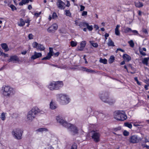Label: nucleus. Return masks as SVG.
Segmentation results:
<instances>
[{
    "label": "nucleus",
    "instance_id": "nucleus-23",
    "mask_svg": "<svg viewBox=\"0 0 149 149\" xmlns=\"http://www.w3.org/2000/svg\"><path fill=\"white\" fill-rule=\"evenodd\" d=\"M25 25V22L24 20L21 18L19 19V22L18 23V25L20 26H23Z\"/></svg>",
    "mask_w": 149,
    "mask_h": 149
},
{
    "label": "nucleus",
    "instance_id": "nucleus-10",
    "mask_svg": "<svg viewBox=\"0 0 149 149\" xmlns=\"http://www.w3.org/2000/svg\"><path fill=\"white\" fill-rule=\"evenodd\" d=\"M129 140L130 142L136 143L140 141L141 139L137 135H134L130 137Z\"/></svg>",
    "mask_w": 149,
    "mask_h": 149
},
{
    "label": "nucleus",
    "instance_id": "nucleus-20",
    "mask_svg": "<svg viewBox=\"0 0 149 149\" xmlns=\"http://www.w3.org/2000/svg\"><path fill=\"white\" fill-rule=\"evenodd\" d=\"M53 55V54L50 53H48L46 56L45 57L42 58V60H49L50 59L51 56Z\"/></svg>",
    "mask_w": 149,
    "mask_h": 149
},
{
    "label": "nucleus",
    "instance_id": "nucleus-44",
    "mask_svg": "<svg viewBox=\"0 0 149 149\" xmlns=\"http://www.w3.org/2000/svg\"><path fill=\"white\" fill-rule=\"evenodd\" d=\"M71 149H77V145L76 144H73L72 146Z\"/></svg>",
    "mask_w": 149,
    "mask_h": 149
},
{
    "label": "nucleus",
    "instance_id": "nucleus-39",
    "mask_svg": "<svg viewBox=\"0 0 149 149\" xmlns=\"http://www.w3.org/2000/svg\"><path fill=\"white\" fill-rule=\"evenodd\" d=\"M5 113H3L1 115V118L2 120H4L5 119Z\"/></svg>",
    "mask_w": 149,
    "mask_h": 149
},
{
    "label": "nucleus",
    "instance_id": "nucleus-17",
    "mask_svg": "<svg viewBox=\"0 0 149 149\" xmlns=\"http://www.w3.org/2000/svg\"><path fill=\"white\" fill-rule=\"evenodd\" d=\"M120 27V25H117L115 29V34L117 36H119L120 34V32L119 31Z\"/></svg>",
    "mask_w": 149,
    "mask_h": 149
},
{
    "label": "nucleus",
    "instance_id": "nucleus-45",
    "mask_svg": "<svg viewBox=\"0 0 149 149\" xmlns=\"http://www.w3.org/2000/svg\"><path fill=\"white\" fill-rule=\"evenodd\" d=\"M123 133L124 135L125 136H127L129 134V132L125 130L124 131Z\"/></svg>",
    "mask_w": 149,
    "mask_h": 149
},
{
    "label": "nucleus",
    "instance_id": "nucleus-24",
    "mask_svg": "<svg viewBox=\"0 0 149 149\" xmlns=\"http://www.w3.org/2000/svg\"><path fill=\"white\" fill-rule=\"evenodd\" d=\"M149 59V57L145 58H143L142 61L143 63L147 65H148V62Z\"/></svg>",
    "mask_w": 149,
    "mask_h": 149
},
{
    "label": "nucleus",
    "instance_id": "nucleus-4",
    "mask_svg": "<svg viewBox=\"0 0 149 149\" xmlns=\"http://www.w3.org/2000/svg\"><path fill=\"white\" fill-rule=\"evenodd\" d=\"M2 94L7 97H9L13 95L15 92L13 88L8 86H4L2 87Z\"/></svg>",
    "mask_w": 149,
    "mask_h": 149
},
{
    "label": "nucleus",
    "instance_id": "nucleus-61",
    "mask_svg": "<svg viewBox=\"0 0 149 149\" xmlns=\"http://www.w3.org/2000/svg\"><path fill=\"white\" fill-rule=\"evenodd\" d=\"M84 60L85 61V63L86 64H87L88 63V62L87 61H86V59L85 58V56H84Z\"/></svg>",
    "mask_w": 149,
    "mask_h": 149
},
{
    "label": "nucleus",
    "instance_id": "nucleus-3",
    "mask_svg": "<svg viewBox=\"0 0 149 149\" xmlns=\"http://www.w3.org/2000/svg\"><path fill=\"white\" fill-rule=\"evenodd\" d=\"M101 100L104 102L108 103L110 105L113 104L115 102V100L112 98H109L108 94L107 93H102L100 94Z\"/></svg>",
    "mask_w": 149,
    "mask_h": 149
},
{
    "label": "nucleus",
    "instance_id": "nucleus-32",
    "mask_svg": "<svg viewBox=\"0 0 149 149\" xmlns=\"http://www.w3.org/2000/svg\"><path fill=\"white\" fill-rule=\"evenodd\" d=\"M65 14L67 16H69L70 17H71V14L69 10H65Z\"/></svg>",
    "mask_w": 149,
    "mask_h": 149
},
{
    "label": "nucleus",
    "instance_id": "nucleus-49",
    "mask_svg": "<svg viewBox=\"0 0 149 149\" xmlns=\"http://www.w3.org/2000/svg\"><path fill=\"white\" fill-rule=\"evenodd\" d=\"M49 53H50L53 54V49L52 48L49 47Z\"/></svg>",
    "mask_w": 149,
    "mask_h": 149
},
{
    "label": "nucleus",
    "instance_id": "nucleus-14",
    "mask_svg": "<svg viewBox=\"0 0 149 149\" xmlns=\"http://www.w3.org/2000/svg\"><path fill=\"white\" fill-rule=\"evenodd\" d=\"M58 28V26L56 24H54L50 27L47 29V31L49 33H52L54 32Z\"/></svg>",
    "mask_w": 149,
    "mask_h": 149
},
{
    "label": "nucleus",
    "instance_id": "nucleus-59",
    "mask_svg": "<svg viewBox=\"0 0 149 149\" xmlns=\"http://www.w3.org/2000/svg\"><path fill=\"white\" fill-rule=\"evenodd\" d=\"M138 12L139 15V16H141L142 14L140 10H139L138 11Z\"/></svg>",
    "mask_w": 149,
    "mask_h": 149
},
{
    "label": "nucleus",
    "instance_id": "nucleus-37",
    "mask_svg": "<svg viewBox=\"0 0 149 149\" xmlns=\"http://www.w3.org/2000/svg\"><path fill=\"white\" fill-rule=\"evenodd\" d=\"M87 28L89 31H91L93 29V27L92 25H89L88 24V25L86 26Z\"/></svg>",
    "mask_w": 149,
    "mask_h": 149
},
{
    "label": "nucleus",
    "instance_id": "nucleus-54",
    "mask_svg": "<svg viewBox=\"0 0 149 149\" xmlns=\"http://www.w3.org/2000/svg\"><path fill=\"white\" fill-rule=\"evenodd\" d=\"M86 68L84 67H83L81 68V70H82L84 71H86Z\"/></svg>",
    "mask_w": 149,
    "mask_h": 149
},
{
    "label": "nucleus",
    "instance_id": "nucleus-35",
    "mask_svg": "<svg viewBox=\"0 0 149 149\" xmlns=\"http://www.w3.org/2000/svg\"><path fill=\"white\" fill-rule=\"evenodd\" d=\"M70 45L72 47H75L77 45V42L72 41L70 42Z\"/></svg>",
    "mask_w": 149,
    "mask_h": 149
},
{
    "label": "nucleus",
    "instance_id": "nucleus-40",
    "mask_svg": "<svg viewBox=\"0 0 149 149\" xmlns=\"http://www.w3.org/2000/svg\"><path fill=\"white\" fill-rule=\"evenodd\" d=\"M139 51L140 54L143 56H145L146 55V54L145 52H144L142 49H139Z\"/></svg>",
    "mask_w": 149,
    "mask_h": 149
},
{
    "label": "nucleus",
    "instance_id": "nucleus-12",
    "mask_svg": "<svg viewBox=\"0 0 149 149\" xmlns=\"http://www.w3.org/2000/svg\"><path fill=\"white\" fill-rule=\"evenodd\" d=\"M8 61L9 62L13 61V63H17L19 62V60L17 56L14 55L10 56Z\"/></svg>",
    "mask_w": 149,
    "mask_h": 149
},
{
    "label": "nucleus",
    "instance_id": "nucleus-36",
    "mask_svg": "<svg viewBox=\"0 0 149 149\" xmlns=\"http://www.w3.org/2000/svg\"><path fill=\"white\" fill-rule=\"evenodd\" d=\"M128 43L130 44V46L132 47H133L134 46V43L133 42V40H131L128 42Z\"/></svg>",
    "mask_w": 149,
    "mask_h": 149
},
{
    "label": "nucleus",
    "instance_id": "nucleus-46",
    "mask_svg": "<svg viewBox=\"0 0 149 149\" xmlns=\"http://www.w3.org/2000/svg\"><path fill=\"white\" fill-rule=\"evenodd\" d=\"M41 12H39L38 13H35L34 15L36 17H38L41 14Z\"/></svg>",
    "mask_w": 149,
    "mask_h": 149
},
{
    "label": "nucleus",
    "instance_id": "nucleus-56",
    "mask_svg": "<svg viewBox=\"0 0 149 149\" xmlns=\"http://www.w3.org/2000/svg\"><path fill=\"white\" fill-rule=\"evenodd\" d=\"M94 28H95L96 30H98L99 29V27L97 25H95L94 26Z\"/></svg>",
    "mask_w": 149,
    "mask_h": 149
},
{
    "label": "nucleus",
    "instance_id": "nucleus-64",
    "mask_svg": "<svg viewBox=\"0 0 149 149\" xmlns=\"http://www.w3.org/2000/svg\"><path fill=\"white\" fill-rule=\"evenodd\" d=\"M146 90H147L148 89V86L145 85L144 86Z\"/></svg>",
    "mask_w": 149,
    "mask_h": 149
},
{
    "label": "nucleus",
    "instance_id": "nucleus-26",
    "mask_svg": "<svg viewBox=\"0 0 149 149\" xmlns=\"http://www.w3.org/2000/svg\"><path fill=\"white\" fill-rule=\"evenodd\" d=\"M135 5L137 7L140 8L142 7L143 4L142 3L138 1L135 3Z\"/></svg>",
    "mask_w": 149,
    "mask_h": 149
},
{
    "label": "nucleus",
    "instance_id": "nucleus-5",
    "mask_svg": "<svg viewBox=\"0 0 149 149\" xmlns=\"http://www.w3.org/2000/svg\"><path fill=\"white\" fill-rule=\"evenodd\" d=\"M114 118L118 120L123 121L127 118L126 115L123 111H116L114 112Z\"/></svg>",
    "mask_w": 149,
    "mask_h": 149
},
{
    "label": "nucleus",
    "instance_id": "nucleus-28",
    "mask_svg": "<svg viewBox=\"0 0 149 149\" xmlns=\"http://www.w3.org/2000/svg\"><path fill=\"white\" fill-rule=\"evenodd\" d=\"M88 23L86 22H80L79 23V26L81 27H86L88 25Z\"/></svg>",
    "mask_w": 149,
    "mask_h": 149
},
{
    "label": "nucleus",
    "instance_id": "nucleus-6",
    "mask_svg": "<svg viewBox=\"0 0 149 149\" xmlns=\"http://www.w3.org/2000/svg\"><path fill=\"white\" fill-rule=\"evenodd\" d=\"M57 98L63 104H68L70 102V99L66 95L63 94H57Z\"/></svg>",
    "mask_w": 149,
    "mask_h": 149
},
{
    "label": "nucleus",
    "instance_id": "nucleus-47",
    "mask_svg": "<svg viewBox=\"0 0 149 149\" xmlns=\"http://www.w3.org/2000/svg\"><path fill=\"white\" fill-rule=\"evenodd\" d=\"M33 35L32 33L29 34L28 36V37L29 39H33Z\"/></svg>",
    "mask_w": 149,
    "mask_h": 149
},
{
    "label": "nucleus",
    "instance_id": "nucleus-19",
    "mask_svg": "<svg viewBox=\"0 0 149 149\" xmlns=\"http://www.w3.org/2000/svg\"><path fill=\"white\" fill-rule=\"evenodd\" d=\"M123 58L125 60H127L128 61L131 60V57L127 54L123 55Z\"/></svg>",
    "mask_w": 149,
    "mask_h": 149
},
{
    "label": "nucleus",
    "instance_id": "nucleus-22",
    "mask_svg": "<svg viewBox=\"0 0 149 149\" xmlns=\"http://www.w3.org/2000/svg\"><path fill=\"white\" fill-rule=\"evenodd\" d=\"M29 0H22L19 3V5L20 6H22L24 4H25L29 3Z\"/></svg>",
    "mask_w": 149,
    "mask_h": 149
},
{
    "label": "nucleus",
    "instance_id": "nucleus-62",
    "mask_svg": "<svg viewBox=\"0 0 149 149\" xmlns=\"http://www.w3.org/2000/svg\"><path fill=\"white\" fill-rule=\"evenodd\" d=\"M59 52H57L55 54H54L56 56H58L59 55Z\"/></svg>",
    "mask_w": 149,
    "mask_h": 149
},
{
    "label": "nucleus",
    "instance_id": "nucleus-15",
    "mask_svg": "<svg viewBox=\"0 0 149 149\" xmlns=\"http://www.w3.org/2000/svg\"><path fill=\"white\" fill-rule=\"evenodd\" d=\"M42 54L41 53H38L36 52H34V55L31 57L32 59L34 60L37 58L41 57Z\"/></svg>",
    "mask_w": 149,
    "mask_h": 149
},
{
    "label": "nucleus",
    "instance_id": "nucleus-41",
    "mask_svg": "<svg viewBox=\"0 0 149 149\" xmlns=\"http://www.w3.org/2000/svg\"><path fill=\"white\" fill-rule=\"evenodd\" d=\"M10 7L11 8L12 10L14 11V10H16V8L15 7V6L13 5H11L10 6Z\"/></svg>",
    "mask_w": 149,
    "mask_h": 149
},
{
    "label": "nucleus",
    "instance_id": "nucleus-30",
    "mask_svg": "<svg viewBox=\"0 0 149 149\" xmlns=\"http://www.w3.org/2000/svg\"><path fill=\"white\" fill-rule=\"evenodd\" d=\"M90 44L95 47H98V44L97 43H94V42L93 41H91L89 42Z\"/></svg>",
    "mask_w": 149,
    "mask_h": 149
},
{
    "label": "nucleus",
    "instance_id": "nucleus-21",
    "mask_svg": "<svg viewBox=\"0 0 149 149\" xmlns=\"http://www.w3.org/2000/svg\"><path fill=\"white\" fill-rule=\"evenodd\" d=\"M48 131L47 129L44 128H39L36 130V132H42L44 131Z\"/></svg>",
    "mask_w": 149,
    "mask_h": 149
},
{
    "label": "nucleus",
    "instance_id": "nucleus-13",
    "mask_svg": "<svg viewBox=\"0 0 149 149\" xmlns=\"http://www.w3.org/2000/svg\"><path fill=\"white\" fill-rule=\"evenodd\" d=\"M56 5L60 9H63L65 7V3L61 0H58Z\"/></svg>",
    "mask_w": 149,
    "mask_h": 149
},
{
    "label": "nucleus",
    "instance_id": "nucleus-57",
    "mask_svg": "<svg viewBox=\"0 0 149 149\" xmlns=\"http://www.w3.org/2000/svg\"><path fill=\"white\" fill-rule=\"evenodd\" d=\"M28 8L29 10H31L32 8V7L31 5H29L28 6Z\"/></svg>",
    "mask_w": 149,
    "mask_h": 149
},
{
    "label": "nucleus",
    "instance_id": "nucleus-18",
    "mask_svg": "<svg viewBox=\"0 0 149 149\" xmlns=\"http://www.w3.org/2000/svg\"><path fill=\"white\" fill-rule=\"evenodd\" d=\"M1 46L5 51H8L9 50L7 44L6 43H2L1 44Z\"/></svg>",
    "mask_w": 149,
    "mask_h": 149
},
{
    "label": "nucleus",
    "instance_id": "nucleus-60",
    "mask_svg": "<svg viewBox=\"0 0 149 149\" xmlns=\"http://www.w3.org/2000/svg\"><path fill=\"white\" fill-rule=\"evenodd\" d=\"M25 22V23H28V24H29L30 21L29 19L26 20L24 21Z\"/></svg>",
    "mask_w": 149,
    "mask_h": 149
},
{
    "label": "nucleus",
    "instance_id": "nucleus-51",
    "mask_svg": "<svg viewBox=\"0 0 149 149\" xmlns=\"http://www.w3.org/2000/svg\"><path fill=\"white\" fill-rule=\"evenodd\" d=\"M86 71L89 72H94V71L91 70V69H89L87 68H86Z\"/></svg>",
    "mask_w": 149,
    "mask_h": 149
},
{
    "label": "nucleus",
    "instance_id": "nucleus-11",
    "mask_svg": "<svg viewBox=\"0 0 149 149\" xmlns=\"http://www.w3.org/2000/svg\"><path fill=\"white\" fill-rule=\"evenodd\" d=\"M32 46L34 48H36L40 51H43L45 49V48L43 45L38 44L36 42H34L32 44Z\"/></svg>",
    "mask_w": 149,
    "mask_h": 149
},
{
    "label": "nucleus",
    "instance_id": "nucleus-42",
    "mask_svg": "<svg viewBox=\"0 0 149 149\" xmlns=\"http://www.w3.org/2000/svg\"><path fill=\"white\" fill-rule=\"evenodd\" d=\"M52 66L56 67L58 68H61V69H65L66 68V67L65 66H60L59 67H58V65H52Z\"/></svg>",
    "mask_w": 149,
    "mask_h": 149
},
{
    "label": "nucleus",
    "instance_id": "nucleus-48",
    "mask_svg": "<svg viewBox=\"0 0 149 149\" xmlns=\"http://www.w3.org/2000/svg\"><path fill=\"white\" fill-rule=\"evenodd\" d=\"M87 11H83L82 12V16H85L86 15H87Z\"/></svg>",
    "mask_w": 149,
    "mask_h": 149
},
{
    "label": "nucleus",
    "instance_id": "nucleus-58",
    "mask_svg": "<svg viewBox=\"0 0 149 149\" xmlns=\"http://www.w3.org/2000/svg\"><path fill=\"white\" fill-rule=\"evenodd\" d=\"M117 50H119V51H120L121 52H124V50L123 49H120V48H118L117 49Z\"/></svg>",
    "mask_w": 149,
    "mask_h": 149
},
{
    "label": "nucleus",
    "instance_id": "nucleus-63",
    "mask_svg": "<svg viewBox=\"0 0 149 149\" xmlns=\"http://www.w3.org/2000/svg\"><path fill=\"white\" fill-rule=\"evenodd\" d=\"M143 32L145 33H148V31L146 29H144L143 30Z\"/></svg>",
    "mask_w": 149,
    "mask_h": 149
},
{
    "label": "nucleus",
    "instance_id": "nucleus-34",
    "mask_svg": "<svg viewBox=\"0 0 149 149\" xmlns=\"http://www.w3.org/2000/svg\"><path fill=\"white\" fill-rule=\"evenodd\" d=\"M124 124L125 126L127 127L130 128H131L132 127V124L128 123H125Z\"/></svg>",
    "mask_w": 149,
    "mask_h": 149
},
{
    "label": "nucleus",
    "instance_id": "nucleus-1",
    "mask_svg": "<svg viewBox=\"0 0 149 149\" xmlns=\"http://www.w3.org/2000/svg\"><path fill=\"white\" fill-rule=\"evenodd\" d=\"M56 119L58 122L65 127L67 128L70 131L72 132L74 134L78 133V130L76 126L67 123L61 117L58 116L56 117Z\"/></svg>",
    "mask_w": 149,
    "mask_h": 149
},
{
    "label": "nucleus",
    "instance_id": "nucleus-53",
    "mask_svg": "<svg viewBox=\"0 0 149 149\" xmlns=\"http://www.w3.org/2000/svg\"><path fill=\"white\" fill-rule=\"evenodd\" d=\"M142 146L143 148L146 147L148 149L149 148V146L145 144H142Z\"/></svg>",
    "mask_w": 149,
    "mask_h": 149
},
{
    "label": "nucleus",
    "instance_id": "nucleus-8",
    "mask_svg": "<svg viewBox=\"0 0 149 149\" xmlns=\"http://www.w3.org/2000/svg\"><path fill=\"white\" fill-rule=\"evenodd\" d=\"M91 133L92 135L91 136L92 139H93L95 142H98L100 141V134L94 131H92Z\"/></svg>",
    "mask_w": 149,
    "mask_h": 149
},
{
    "label": "nucleus",
    "instance_id": "nucleus-31",
    "mask_svg": "<svg viewBox=\"0 0 149 149\" xmlns=\"http://www.w3.org/2000/svg\"><path fill=\"white\" fill-rule=\"evenodd\" d=\"M131 31H132L131 29L128 27H126L124 29V32L126 33L131 32Z\"/></svg>",
    "mask_w": 149,
    "mask_h": 149
},
{
    "label": "nucleus",
    "instance_id": "nucleus-7",
    "mask_svg": "<svg viewBox=\"0 0 149 149\" xmlns=\"http://www.w3.org/2000/svg\"><path fill=\"white\" fill-rule=\"evenodd\" d=\"M63 85L62 81H58L57 83L55 82H50L48 85L49 88L51 90L58 89Z\"/></svg>",
    "mask_w": 149,
    "mask_h": 149
},
{
    "label": "nucleus",
    "instance_id": "nucleus-33",
    "mask_svg": "<svg viewBox=\"0 0 149 149\" xmlns=\"http://www.w3.org/2000/svg\"><path fill=\"white\" fill-rule=\"evenodd\" d=\"M100 63H103L104 64H107V60L106 59H102V58H100Z\"/></svg>",
    "mask_w": 149,
    "mask_h": 149
},
{
    "label": "nucleus",
    "instance_id": "nucleus-16",
    "mask_svg": "<svg viewBox=\"0 0 149 149\" xmlns=\"http://www.w3.org/2000/svg\"><path fill=\"white\" fill-rule=\"evenodd\" d=\"M86 45V42L84 41H82L80 44V46L78 47V50L82 51L85 47Z\"/></svg>",
    "mask_w": 149,
    "mask_h": 149
},
{
    "label": "nucleus",
    "instance_id": "nucleus-52",
    "mask_svg": "<svg viewBox=\"0 0 149 149\" xmlns=\"http://www.w3.org/2000/svg\"><path fill=\"white\" fill-rule=\"evenodd\" d=\"M80 7L81 8L80 9V10L81 11H82L84 10L85 9V7L84 6L82 5H81L80 6Z\"/></svg>",
    "mask_w": 149,
    "mask_h": 149
},
{
    "label": "nucleus",
    "instance_id": "nucleus-2",
    "mask_svg": "<svg viewBox=\"0 0 149 149\" xmlns=\"http://www.w3.org/2000/svg\"><path fill=\"white\" fill-rule=\"evenodd\" d=\"M40 111L38 107H33L28 113L27 119L28 120L31 121L36 116L40 113Z\"/></svg>",
    "mask_w": 149,
    "mask_h": 149
},
{
    "label": "nucleus",
    "instance_id": "nucleus-55",
    "mask_svg": "<svg viewBox=\"0 0 149 149\" xmlns=\"http://www.w3.org/2000/svg\"><path fill=\"white\" fill-rule=\"evenodd\" d=\"M133 125L135 127H137L140 126V125L136 123H133Z\"/></svg>",
    "mask_w": 149,
    "mask_h": 149
},
{
    "label": "nucleus",
    "instance_id": "nucleus-27",
    "mask_svg": "<svg viewBox=\"0 0 149 149\" xmlns=\"http://www.w3.org/2000/svg\"><path fill=\"white\" fill-rule=\"evenodd\" d=\"M115 60V58L113 56H111L108 60L109 63L111 64L113 63Z\"/></svg>",
    "mask_w": 149,
    "mask_h": 149
},
{
    "label": "nucleus",
    "instance_id": "nucleus-43",
    "mask_svg": "<svg viewBox=\"0 0 149 149\" xmlns=\"http://www.w3.org/2000/svg\"><path fill=\"white\" fill-rule=\"evenodd\" d=\"M57 17V15L55 13H53L52 15V18L53 19H55Z\"/></svg>",
    "mask_w": 149,
    "mask_h": 149
},
{
    "label": "nucleus",
    "instance_id": "nucleus-38",
    "mask_svg": "<svg viewBox=\"0 0 149 149\" xmlns=\"http://www.w3.org/2000/svg\"><path fill=\"white\" fill-rule=\"evenodd\" d=\"M132 32L133 34V35H138L139 34L138 33V32L136 30H132V31H131Z\"/></svg>",
    "mask_w": 149,
    "mask_h": 149
},
{
    "label": "nucleus",
    "instance_id": "nucleus-50",
    "mask_svg": "<svg viewBox=\"0 0 149 149\" xmlns=\"http://www.w3.org/2000/svg\"><path fill=\"white\" fill-rule=\"evenodd\" d=\"M1 55H2V56H3L4 57H8V54L3 53L2 52V54Z\"/></svg>",
    "mask_w": 149,
    "mask_h": 149
},
{
    "label": "nucleus",
    "instance_id": "nucleus-9",
    "mask_svg": "<svg viewBox=\"0 0 149 149\" xmlns=\"http://www.w3.org/2000/svg\"><path fill=\"white\" fill-rule=\"evenodd\" d=\"M13 134L16 139H21L22 133L21 130L19 129H16L15 131L13 132Z\"/></svg>",
    "mask_w": 149,
    "mask_h": 149
},
{
    "label": "nucleus",
    "instance_id": "nucleus-29",
    "mask_svg": "<svg viewBox=\"0 0 149 149\" xmlns=\"http://www.w3.org/2000/svg\"><path fill=\"white\" fill-rule=\"evenodd\" d=\"M50 106V108L52 109H54L56 108V106L55 105V104L52 101L51 102Z\"/></svg>",
    "mask_w": 149,
    "mask_h": 149
},
{
    "label": "nucleus",
    "instance_id": "nucleus-25",
    "mask_svg": "<svg viewBox=\"0 0 149 149\" xmlns=\"http://www.w3.org/2000/svg\"><path fill=\"white\" fill-rule=\"evenodd\" d=\"M107 45L109 46H115L113 42L110 38L109 39Z\"/></svg>",
    "mask_w": 149,
    "mask_h": 149
}]
</instances>
